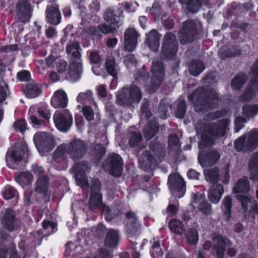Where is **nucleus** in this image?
Returning a JSON list of instances; mask_svg holds the SVG:
<instances>
[{"label":"nucleus","mask_w":258,"mask_h":258,"mask_svg":"<svg viewBox=\"0 0 258 258\" xmlns=\"http://www.w3.org/2000/svg\"><path fill=\"white\" fill-rule=\"evenodd\" d=\"M91 192L87 205L89 210L95 211L102 207V212L106 221H112L114 219L120 218L122 214V210L116 207H109L103 204L102 195L100 192V183H94L90 188Z\"/></svg>","instance_id":"nucleus-2"},{"label":"nucleus","mask_w":258,"mask_h":258,"mask_svg":"<svg viewBox=\"0 0 258 258\" xmlns=\"http://www.w3.org/2000/svg\"><path fill=\"white\" fill-rule=\"evenodd\" d=\"M17 78L21 82H28L31 79V74L28 71L22 70L17 73Z\"/></svg>","instance_id":"nucleus-61"},{"label":"nucleus","mask_w":258,"mask_h":258,"mask_svg":"<svg viewBox=\"0 0 258 258\" xmlns=\"http://www.w3.org/2000/svg\"><path fill=\"white\" fill-rule=\"evenodd\" d=\"M115 62L114 60L108 59L105 63V68L108 74L113 78H116L117 73L115 69Z\"/></svg>","instance_id":"nucleus-57"},{"label":"nucleus","mask_w":258,"mask_h":258,"mask_svg":"<svg viewBox=\"0 0 258 258\" xmlns=\"http://www.w3.org/2000/svg\"><path fill=\"white\" fill-rule=\"evenodd\" d=\"M142 96L140 88L132 84L129 88H124L118 92L116 95V101L120 105L128 106L133 103H139Z\"/></svg>","instance_id":"nucleus-5"},{"label":"nucleus","mask_w":258,"mask_h":258,"mask_svg":"<svg viewBox=\"0 0 258 258\" xmlns=\"http://www.w3.org/2000/svg\"><path fill=\"white\" fill-rule=\"evenodd\" d=\"M258 113V104H245L242 107V114L247 117H252Z\"/></svg>","instance_id":"nucleus-48"},{"label":"nucleus","mask_w":258,"mask_h":258,"mask_svg":"<svg viewBox=\"0 0 258 258\" xmlns=\"http://www.w3.org/2000/svg\"><path fill=\"white\" fill-rule=\"evenodd\" d=\"M205 69V64L204 62L200 59H192L189 62L188 66L189 74L194 77H197L200 75Z\"/></svg>","instance_id":"nucleus-29"},{"label":"nucleus","mask_w":258,"mask_h":258,"mask_svg":"<svg viewBox=\"0 0 258 258\" xmlns=\"http://www.w3.org/2000/svg\"><path fill=\"white\" fill-rule=\"evenodd\" d=\"M246 137L241 136L237 139L234 143L235 149L237 152L247 151L246 150Z\"/></svg>","instance_id":"nucleus-54"},{"label":"nucleus","mask_w":258,"mask_h":258,"mask_svg":"<svg viewBox=\"0 0 258 258\" xmlns=\"http://www.w3.org/2000/svg\"><path fill=\"white\" fill-rule=\"evenodd\" d=\"M80 50H81L80 44L77 42L69 44L66 47V52L69 55L72 54L73 52H78L81 54Z\"/></svg>","instance_id":"nucleus-64"},{"label":"nucleus","mask_w":258,"mask_h":258,"mask_svg":"<svg viewBox=\"0 0 258 258\" xmlns=\"http://www.w3.org/2000/svg\"><path fill=\"white\" fill-rule=\"evenodd\" d=\"M229 124V120L227 118H223L216 122H212L205 124L204 127V132L201 136L199 146L203 148L205 146H214L215 140L225 136Z\"/></svg>","instance_id":"nucleus-3"},{"label":"nucleus","mask_w":258,"mask_h":258,"mask_svg":"<svg viewBox=\"0 0 258 258\" xmlns=\"http://www.w3.org/2000/svg\"><path fill=\"white\" fill-rule=\"evenodd\" d=\"M105 21L110 25L117 28L121 25L120 17L117 15L115 11L111 8H107L104 15Z\"/></svg>","instance_id":"nucleus-32"},{"label":"nucleus","mask_w":258,"mask_h":258,"mask_svg":"<svg viewBox=\"0 0 258 258\" xmlns=\"http://www.w3.org/2000/svg\"><path fill=\"white\" fill-rule=\"evenodd\" d=\"M76 175V180L80 184L87 183L86 172L90 170L91 165L87 161H82L75 163L72 167Z\"/></svg>","instance_id":"nucleus-18"},{"label":"nucleus","mask_w":258,"mask_h":258,"mask_svg":"<svg viewBox=\"0 0 258 258\" xmlns=\"http://www.w3.org/2000/svg\"><path fill=\"white\" fill-rule=\"evenodd\" d=\"M143 140V136L141 132L132 131L130 133L128 145L131 148H135L138 146L139 143Z\"/></svg>","instance_id":"nucleus-46"},{"label":"nucleus","mask_w":258,"mask_h":258,"mask_svg":"<svg viewBox=\"0 0 258 258\" xmlns=\"http://www.w3.org/2000/svg\"><path fill=\"white\" fill-rule=\"evenodd\" d=\"M178 46L175 35L172 32H167L163 38L161 57L165 60H174L177 52Z\"/></svg>","instance_id":"nucleus-8"},{"label":"nucleus","mask_w":258,"mask_h":258,"mask_svg":"<svg viewBox=\"0 0 258 258\" xmlns=\"http://www.w3.org/2000/svg\"><path fill=\"white\" fill-rule=\"evenodd\" d=\"M106 152L105 148L101 144H92L91 147L92 156L98 161L105 155Z\"/></svg>","instance_id":"nucleus-41"},{"label":"nucleus","mask_w":258,"mask_h":258,"mask_svg":"<svg viewBox=\"0 0 258 258\" xmlns=\"http://www.w3.org/2000/svg\"><path fill=\"white\" fill-rule=\"evenodd\" d=\"M223 193V186L220 183H214L212 184L208 191V199L211 203L217 204L220 201Z\"/></svg>","instance_id":"nucleus-26"},{"label":"nucleus","mask_w":258,"mask_h":258,"mask_svg":"<svg viewBox=\"0 0 258 258\" xmlns=\"http://www.w3.org/2000/svg\"><path fill=\"white\" fill-rule=\"evenodd\" d=\"M150 101L147 98H144L141 104L140 112L142 115H144L146 119H150L153 115L150 107Z\"/></svg>","instance_id":"nucleus-47"},{"label":"nucleus","mask_w":258,"mask_h":258,"mask_svg":"<svg viewBox=\"0 0 258 258\" xmlns=\"http://www.w3.org/2000/svg\"><path fill=\"white\" fill-rule=\"evenodd\" d=\"M27 123L25 119H21L16 120L13 125L15 130L18 132L24 134L26 131Z\"/></svg>","instance_id":"nucleus-60"},{"label":"nucleus","mask_w":258,"mask_h":258,"mask_svg":"<svg viewBox=\"0 0 258 258\" xmlns=\"http://www.w3.org/2000/svg\"><path fill=\"white\" fill-rule=\"evenodd\" d=\"M212 239L214 244L209 240H206L203 245V249L208 251L211 250L212 254L216 258H224L227 246L229 245L230 240L220 233L214 234Z\"/></svg>","instance_id":"nucleus-6"},{"label":"nucleus","mask_w":258,"mask_h":258,"mask_svg":"<svg viewBox=\"0 0 258 258\" xmlns=\"http://www.w3.org/2000/svg\"><path fill=\"white\" fill-rule=\"evenodd\" d=\"M46 21L50 24L57 25L60 23L61 14L58 9V6H48L45 10Z\"/></svg>","instance_id":"nucleus-22"},{"label":"nucleus","mask_w":258,"mask_h":258,"mask_svg":"<svg viewBox=\"0 0 258 258\" xmlns=\"http://www.w3.org/2000/svg\"><path fill=\"white\" fill-rule=\"evenodd\" d=\"M24 202L26 206H29L31 204L37 203L38 200L36 194L32 191H27L24 193Z\"/></svg>","instance_id":"nucleus-51"},{"label":"nucleus","mask_w":258,"mask_h":258,"mask_svg":"<svg viewBox=\"0 0 258 258\" xmlns=\"http://www.w3.org/2000/svg\"><path fill=\"white\" fill-rule=\"evenodd\" d=\"M223 214L226 221L230 220L231 218L232 198L230 196H226L222 201Z\"/></svg>","instance_id":"nucleus-43"},{"label":"nucleus","mask_w":258,"mask_h":258,"mask_svg":"<svg viewBox=\"0 0 258 258\" xmlns=\"http://www.w3.org/2000/svg\"><path fill=\"white\" fill-rule=\"evenodd\" d=\"M91 91H87L86 92L80 93L77 98L78 102L85 105L86 103H91L94 101Z\"/></svg>","instance_id":"nucleus-49"},{"label":"nucleus","mask_w":258,"mask_h":258,"mask_svg":"<svg viewBox=\"0 0 258 258\" xmlns=\"http://www.w3.org/2000/svg\"><path fill=\"white\" fill-rule=\"evenodd\" d=\"M247 76L244 73L237 74L231 81V87L233 90H240L247 80Z\"/></svg>","instance_id":"nucleus-34"},{"label":"nucleus","mask_w":258,"mask_h":258,"mask_svg":"<svg viewBox=\"0 0 258 258\" xmlns=\"http://www.w3.org/2000/svg\"><path fill=\"white\" fill-rule=\"evenodd\" d=\"M109 173L113 176L119 177L121 176L123 170V161L119 154L111 153L108 155L106 162Z\"/></svg>","instance_id":"nucleus-15"},{"label":"nucleus","mask_w":258,"mask_h":258,"mask_svg":"<svg viewBox=\"0 0 258 258\" xmlns=\"http://www.w3.org/2000/svg\"><path fill=\"white\" fill-rule=\"evenodd\" d=\"M119 242V231L115 229H109L104 241L106 247H116Z\"/></svg>","instance_id":"nucleus-30"},{"label":"nucleus","mask_w":258,"mask_h":258,"mask_svg":"<svg viewBox=\"0 0 258 258\" xmlns=\"http://www.w3.org/2000/svg\"><path fill=\"white\" fill-rule=\"evenodd\" d=\"M1 223L6 230L13 232L20 227V221L16 217L15 211L8 208L1 213Z\"/></svg>","instance_id":"nucleus-12"},{"label":"nucleus","mask_w":258,"mask_h":258,"mask_svg":"<svg viewBox=\"0 0 258 258\" xmlns=\"http://www.w3.org/2000/svg\"><path fill=\"white\" fill-rule=\"evenodd\" d=\"M49 178L47 176H42L38 178L35 183V191L42 195L43 198L50 199L51 193L48 190Z\"/></svg>","instance_id":"nucleus-25"},{"label":"nucleus","mask_w":258,"mask_h":258,"mask_svg":"<svg viewBox=\"0 0 258 258\" xmlns=\"http://www.w3.org/2000/svg\"><path fill=\"white\" fill-rule=\"evenodd\" d=\"M246 119L241 116H237L235 120V132H238L241 129L244 127V123L246 122Z\"/></svg>","instance_id":"nucleus-63"},{"label":"nucleus","mask_w":258,"mask_h":258,"mask_svg":"<svg viewBox=\"0 0 258 258\" xmlns=\"http://www.w3.org/2000/svg\"><path fill=\"white\" fill-rule=\"evenodd\" d=\"M53 118L56 128L61 132L68 131L73 123V116L68 109L56 110Z\"/></svg>","instance_id":"nucleus-14"},{"label":"nucleus","mask_w":258,"mask_h":258,"mask_svg":"<svg viewBox=\"0 0 258 258\" xmlns=\"http://www.w3.org/2000/svg\"><path fill=\"white\" fill-rule=\"evenodd\" d=\"M51 104L55 108H64L68 103V99L65 92L56 91L51 99Z\"/></svg>","instance_id":"nucleus-24"},{"label":"nucleus","mask_w":258,"mask_h":258,"mask_svg":"<svg viewBox=\"0 0 258 258\" xmlns=\"http://www.w3.org/2000/svg\"><path fill=\"white\" fill-rule=\"evenodd\" d=\"M211 146L201 148L198 154V161L203 167H212L215 165L220 158L219 153L216 150H207Z\"/></svg>","instance_id":"nucleus-11"},{"label":"nucleus","mask_w":258,"mask_h":258,"mask_svg":"<svg viewBox=\"0 0 258 258\" xmlns=\"http://www.w3.org/2000/svg\"><path fill=\"white\" fill-rule=\"evenodd\" d=\"M206 178L208 181L213 184L218 183L219 179V175L216 171L211 170L206 175Z\"/></svg>","instance_id":"nucleus-62"},{"label":"nucleus","mask_w":258,"mask_h":258,"mask_svg":"<svg viewBox=\"0 0 258 258\" xmlns=\"http://www.w3.org/2000/svg\"><path fill=\"white\" fill-rule=\"evenodd\" d=\"M33 141L38 150L49 152L55 146L54 138L45 132L36 133L33 137Z\"/></svg>","instance_id":"nucleus-13"},{"label":"nucleus","mask_w":258,"mask_h":258,"mask_svg":"<svg viewBox=\"0 0 258 258\" xmlns=\"http://www.w3.org/2000/svg\"><path fill=\"white\" fill-rule=\"evenodd\" d=\"M150 242L152 244L150 251L152 257H156L162 255L163 252L161 248V239L158 237H154Z\"/></svg>","instance_id":"nucleus-36"},{"label":"nucleus","mask_w":258,"mask_h":258,"mask_svg":"<svg viewBox=\"0 0 258 258\" xmlns=\"http://www.w3.org/2000/svg\"><path fill=\"white\" fill-rule=\"evenodd\" d=\"M144 161L146 162V165L150 166L153 164L155 161V158L153 155L148 151H145L141 156Z\"/></svg>","instance_id":"nucleus-59"},{"label":"nucleus","mask_w":258,"mask_h":258,"mask_svg":"<svg viewBox=\"0 0 258 258\" xmlns=\"http://www.w3.org/2000/svg\"><path fill=\"white\" fill-rule=\"evenodd\" d=\"M151 72L152 76L148 91L152 93L156 92L164 81L165 71L163 63L161 61L153 62L152 64Z\"/></svg>","instance_id":"nucleus-9"},{"label":"nucleus","mask_w":258,"mask_h":258,"mask_svg":"<svg viewBox=\"0 0 258 258\" xmlns=\"http://www.w3.org/2000/svg\"><path fill=\"white\" fill-rule=\"evenodd\" d=\"M203 4V1L201 0H188L184 5L188 13L196 14L201 9Z\"/></svg>","instance_id":"nucleus-42"},{"label":"nucleus","mask_w":258,"mask_h":258,"mask_svg":"<svg viewBox=\"0 0 258 258\" xmlns=\"http://www.w3.org/2000/svg\"><path fill=\"white\" fill-rule=\"evenodd\" d=\"M168 103H166L165 100L162 99L158 107V113L160 117L162 119H166L169 116L168 111Z\"/></svg>","instance_id":"nucleus-52"},{"label":"nucleus","mask_w":258,"mask_h":258,"mask_svg":"<svg viewBox=\"0 0 258 258\" xmlns=\"http://www.w3.org/2000/svg\"><path fill=\"white\" fill-rule=\"evenodd\" d=\"M197 208L199 212L204 215H208L212 213V205L208 203L206 199L201 202Z\"/></svg>","instance_id":"nucleus-53"},{"label":"nucleus","mask_w":258,"mask_h":258,"mask_svg":"<svg viewBox=\"0 0 258 258\" xmlns=\"http://www.w3.org/2000/svg\"><path fill=\"white\" fill-rule=\"evenodd\" d=\"M227 114V110L226 109H222L209 113L207 114V117L212 120H216L225 116Z\"/></svg>","instance_id":"nucleus-55"},{"label":"nucleus","mask_w":258,"mask_h":258,"mask_svg":"<svg viewBox=\"0 0 258 258\" xmlns=\"http://www.w3.org/2000/svg\"><path fill=\"white\" fill-rule=\"evenodd\" d=\"M137 32L134 28H128L124 34V49L126 51H133L137 43Z\"/></svg>","instance_id":"nucleus-21"},{"label":"nucleus","mask_w":258,"mask_h":258,"mask_svg":"<svg viewBox=\"0 0 258 258\" xmlns=\"http://www.w3.org/2000/svg\"><path fill=\"white\" fill-rule=\"evenodd\" d=\"M81 57V54L78 52H73L71 57L68 75L74 81H78L82 76L83 64Z\"/></svg>","instance_id":"nucleus-16"},{"label":"nucleus","mask_w":258,"mask_h":258,"mask_svg":"<svg viewBox=\"0 0 258 258\" xmlns=\"http://www.w3.org/2000/svg\"><path fill=\"white\" fill-rule=\"evenodd\" d=\"M125 218L129 220L125 225V231L128 237L133 236L138 232L141 224L137 216L132 211L127 212L125 214Z\"/></svg>","instance_id":"nucleus-20"},{"label":"nucleus","mask_w":258,"mask_h":258,"mask_svg":"<svg viewBox=\"0 0 258 258\" xmlns=\"http://www.w3.org/2000/svg\"><path fill=\"white\" fill-rule=\"evenodd\" d=\"M27 150V148L24 147L17 150H13L11 152H8L6 156L7 162L8 163V160L10 159L14 161L15 163L21 161Z\"/></svg>","instance_id":"nucleus-35"},{"label":"nucleus","mask_w":258,"mask_h":258,"mask_svg":"<svg viewBox=\"0 0 258 258\" xmlns=\"http://www.w3.org/2000/svg\"><path fill=\"white\" fill-rule=\"evenodd\" d=\"M167 184L170 190L175 197L181 198L185 195L186 183L178 173H171L168 177Z\"/></svg>","instance_id":"nucleus-10"},{"label":"nucleus","mask_w":258,"mask_h":258,"mask_svg":"<svg viewBox=\"0 0 258 258\" xmlns=\"http://www.w3.org/2000/svg\"><path fill=\"white\" fill-rule=\"evenodd\" d=\"M188 100L192 103L196 112H204L217 109L221 100L220 94L213 88L198 87L189 94Z\"/></svg>","instance_id":"nucleus-1"},{"label":"nucleus","mask_w":258,"mask_h":258,"mask_svg":"<svg viewBox=\"0 0 258 258\" xmlns=\"http://www.w3.org/2000/svg\"><path fill=\"white\" fill-rule=\"evenodd\" d=\"M82 112L88 121H91L94 118L93 109L89 105H84L82 108Z\"/></svg>","instance_id":"nucleus-58"},{"label":"nucleus","mask_w":258,"mask_h":258,"mask_svg":"<svg viewBox=\"0 0 258 258\" xmlns=\"http://www.w3.org/2000/svg\"><path fill=\"white\" fill-rule=\"evenodd\" d=\"M147 67L143 65L142 68L137 71L135 74V79L136 81L140 83L142 82L144 85H146L150 78V73L146 71Z\"/></svg>","instance_id":"nucleus-39"},{"label":"nucleus","mask_w":258,"mask_h":258,"mask_svg":"<svg viewBox=\"0 0 258 258\" xmlns=\"http://www.w3.org/2000/svg\"><path fill=\"white\" fill-rule=\"evenodd\" d=\"M69 148L68 144H62L59 145L53 154V160L57 162L58 159L63 157L66 154H69Z\"/></svg>","instance_id":"nucleus-45"},{"label":"nucleus","mask_w":258,"mask_h":258,"mask_svg":"<svg viewBox=\"0 0 258 258\" xmlns=\"http://www.w3.org/2000/svg\"><path fill=\"white\" fill-rule=\"evenodd\" d=\"M159 124L155 120L149 121L143 130L145 138L147 140L152 139L159 132Z\"/></svg>","instance_id":"nucleus-28"},{"label":"nucleus","mask_w":258,"mask_h":258,"mask_svg":"<svg viewBox=\"0 0 258 258\" xmlns=\"http://www.w3.org/2000/svg\"><path fill=\"white\" fill-rule=\"evenodd\" d=\"M69 154L74 161L82 158L87 150V144L80 139H74L69 143Z\"/></svg>","instance_id":"nucleus-17"},{"label":"nucleus","mask_w":258,"mask_h":258,"mask_svg":"<svg viewBox=\"0 0 258 258\" xmlns=\"http://www.w3.org/2000/svg\"><path fill=\"white\" fill-rule=\"evenodd\" d=\"M258 146V132L252 130L246 141V150L251 151Z\"/></svg>","instance_id":"nucleus-38"},{"label":"nucleus","mask_w":258,"mask_h":258,"mask_svg":"<svg viewBox=\"0 0 258 258\" xmlns=\"http://www.w3.org/2000/svg\"><path fill=\"white\" fill-rule=\"evenodd\" d=\"M33 176L29 172H22L15 177V181L24 187L31 184Z\"/></svg>","instance_id":"nucleus-40"},{"label":"nucleus","mask_w":258,"mask_h":258,"mask_svg":"<svg viewBox=\"0 0 258 258\" xmlns=\"http://www.w3.org/2000/svg\"><path fill=\"white\" fill-rule=\"evenodd\" d=\"M149 147L150 149L154 152L157 157L162 156L166 152L165 145L160 142L158 140L157 137H156L154 140L150 143Z\"/></svg>","instance_id":"nucleus-33"},{"label":"nucleus","mask_w":258,"mask_h":258,"mask_svg":"<svg viewBox=\"0 0 258 258\" xmlns=\"http://www.w3.org/2000/svg\"><path fill=\"white\" fill-rule=\"evenodd\" d=\"M186 112V102L184 99L180 100L178 101L176 105L175 110V116L179 119L183 118Z\"/></svg>","instance_id":"nucleus-50"},{"label":"nucleus","mask_w":258,"mask_h":258,"mask_svg":"<svg viewBox=\"0 0 258 258\" xmlns=\"http://www.w3.org/2000/svg\"><path fill=\"white\" fill-rule=\"evenodd\" d=\"M23 91L27 98H35L42 94V85L34 81L30 82L26 84Z\"/></svg>","instance_id":"nucleus-23"},{"label":"nucleus","mask_w":258,"mask_h":258,"mask_svg":"<svg viewBox=\"0 0 258 258\" xmlns=\"http://www.w3.org/2000/svg\"><path fill=\"white\" fill-rule=\"evenodd\" d=\"M250 72L254 78H251L244 91L239 95L238 99L241 103L249 102L256 96V86L258 85V58L250 68Z\"/></svg>","instance_id":"nucleus-7"},{"label":"nucleus","mask_w":258,"mask_h":258,"mask_svg":"<svg viewBox=\"0 0 258 258\" xmlns=\"http://www.w3.org/2000/svg\"><path fill=\"white\" fill-rule=\"evenodd\" d=\"M232 49L234 51L233 52L231 49L229 48H223L222 49L223 51L222 52V56L224 58L231 57L240 54V50L238 49L236 47L233 46Z\"/></svg>","instance_id":"nucleus-56"},{"label":"nucleus","mask_w":258,"mask_h":258,"mask_svg":"<svg viewBox=\"0 0 258 258\" xmlns=\"http://www.w3.org/2000/svg\"><path fill=\"white\" fill-rule=\"evenodd\" d=\"M187 242L191 245H196L199 241V233L198 230L194 228H190L185 233Z\"/></svg>","instance_id":"nucleus-44"},{"label":"nucleus","mask_w":258,"mask_h":258,"mask_svg":"<svg viewBox=\"0 0 258 258\" xmlns=\"http://www.w3.org/2000/svg\"><path fill=\"white\" fill-rule=\"evenodd\" d=\"M168 227L170 231L176 235H182L185 231L183 222L175 218L170 220Z\"/></svg>","instance_id":"nucleus-37"},{"label":"nucleus","mask_w":258,"mask_h":258,"mask_svg":"<svg viewBox=\"0 0 258 258\" xmlns=\"http://www.w3.org/2000/svg\"><path fill=\"white\" fill-rule=\"evenodd\" d=\"M250 183L246 176L238 179L233 189L234 194H247L250 190Z\"/></svg>","instance_id":"nucleus-31"},{"label":"nucleus","mask_w":258,"mask_h":258,"mask_svg":"<svg viewBox=\"0 0 258 258\" xmlns=\"http://www.w3.org/2000/svg\"><path fill=\"white\" fill-rule=\"evenodd\" d=\"M16 8L19 20L23 23L28 22L30 18V5L28 0H19Z\"/></svg>","instance_id":"nucleus-19"},{"label":"nucleus","mask_w":258,"mask_h":258,"mask_svg":"<svg viewBox=\"0 0 258 258\" xmlns=\"http://www.w3.org/2000/svg\"><path fill=\"white\" fill-rule=\"evenodd\" d=\"M201 24L194 19H187L182 24L178 32V38L182 44H187L196 41L199 35Z\"/></svg>","instance_id":"nucleus-4"},{"label":"nucleus","mask_w":258,"mask_h":258,"mask_svg":"<svg viewBox=\"0 0 258 258\" xmlns=\"http://www.w3.org/2000/svg\"><path fill=\"white\" fill-rule=\"evenodd\" d=\"M160 35L159 32L155 29L152 30L148 34L146 43L151 50L156 52L160 45Z\"/></svg>","instance_id":"nucleus-27"}]
</instances>
